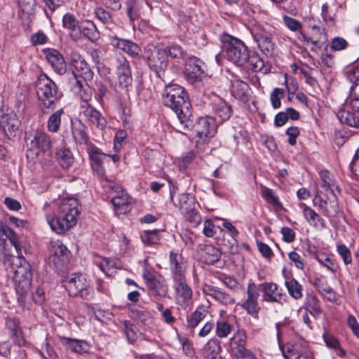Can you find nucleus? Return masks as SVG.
<instances>
[{
    "label": "nucleus",
    "mask_w": 359,
    "mask_h": 359,
    "mask_svg": "<svg viewBox=\"0 0 359 359\" xmlns=\"http://www.w3.org/2000/svg\"><path fill=\"white\" fill-rule=\"evenodd\" d=\"M8 276L12 280V285L18 302L24 303L32 285V273L29 263L22 256L3 261Z\"/></svg>",
    "instance_id": "2"
},
{
    "label": "nucleus",
    "mask_w": 359,
    "mask_h": 359,
    "mask_svg": "<svg viewBox=\"0 0 359 359\" xmlns=\"http://www.w3.org/2000/svg\"><path fill=\"white\" fill-rule=\"evenodd\" d=\"M316 259L320 265L327 268L329 271L334 273L338 269V264L337 261L326 255H318Z\"/></svg>",
    "instance_id": "52"
},
{
    "label": "nucleus",
    "mask_w": 359,
    "mask_h": 359,
    "mask_svg": "<svg viewBox=\"0 0 359 359\" xmlns=\"http://www.w3.org/2000/svg\"><path fill=\"white\" fill-rule=\"evenodd\" d=\"M62 23L63 27L70 31H75L79 27V22L75 16L69 13H67L63 16Z\"/></svg>",
    "instance_id": "58"
},
{
    "label": "nucleus",
    "mask_w": 359,
    "mask_h": 359,
    "mask_svg": "<svg viewBox=\"0 0 359 359\" xmlns=\"http://www.w3.org/2000/svg\"><path fill=\"white\" fill-rule=\"evenodd\" d=\"M144 56L149 68L158 76H161L168 65L167 50L153 44H148L145 48Z\"/></svg>",
    "instance_id": "10"
},
{
    "label": "nucleus",
    "mask_w": 359,
    "mask_h": 359,
    "mask_svg": "<svg viewBox=\"0 0 359 359\" xmlns=\"http://www.w3.org/2000/svg\"><path fill=\"white\" fill-rule=\"evenodd\" d=\"M250 32L253 39H256L261 37H265V36H273L276 33V29L266 23H255L250 28Z\"/></svg>",
    "instance_id": "32"
},
{
    "label": "nucleus",
    "mask_w": 359,
    "mask_h": 359,
    "mask_svg": "<svg viewBox=\"0 0 359 359\" xmlns=\"http://www.w3.org/2000/svg\"><path fill=\"white\" fill-rule=\"evenodd\" d=\"M320 177V188L317 193L324 194L325 196H337L340 193L339 186L337 184L330 172L327 170H322L319 173Z\"/></svg>",
    "instance_id": "20"
},
{
    "label": "nucleus",
    "mask_w": 359,
    "mask_h": 359,
    "mask_svg": "<svg viewBox=\"0 0 359 359\" xmlns=\"http://www.w3.org/2000/svg\"><path fill=\"white\" fill-rule=\"evenodd\" d=\"M348 42L342 37L337 36L332 39L330 47L334 51H340L346 48Z\"/></svg>",
    "instance_id": "64"
},
{
    "label": "nucleus",
    "mask_w": 359,
    "mask_h": 359,
    "mask_svg": "<svg viewBox=\"0 0 359 359\" xmlns=\"http://www.w3.org/2000/svg\"><path fill=\"white\" fill-rule=\"evenodd\" d=\"M353 97L344 103L343 108L337 113L341 123L351 127H359V82L351 87Z\"/></svg>",
    "instance_id": "6"
},
{
    "label": "nucleus",
    "mask_w": 359,
    "mask_h": 359,
    "mask_svg": "<svg viewBox=\"0 0 359 359\" xmlns=\"http://www.w3.org/2000/svg\"><path fill=\"white\" fill-rule=\"evenodd\" d=\"M231 93L238 100L246 102L249 100V86L240 79H233L231 81Z\"/></svg>",
    "instance_id": "28"
},
{
    "label": "nucleus",
    "mask_w": 359,
    "mask_h": 359,
    "mask_svg": "<svg viewBox=\"0 0 359 359\" xmlns=\"http://www.w3.org/2000/svg\"><path fill=\"white\" fill-rule=\"evenodd\" d=\"M259 292L255 283H250L247 288V299L241 304L247 313L257 317L260 309L258 303Z\"/></svg>",
    "instance_id": "15"
},
{
    "label": "nucleus",
    "mask_w": 359,
    "mask_h": 359,
    "mask_svg": "<svg viewBox=\"0 0 359 359\" xmlns=\"http://www.w3.org/2000/svg\"><path fill=\"white\" fill-rule=\"evenodd\" d=\"M283 25L290 31L294 32H299L301 36V32H302V24L299 20L291 18L288 15L283 16Z\"/></svg>",
    "instance_id": "51"
},
{
    "label": "nucleus",
    "mask_w": 359,
    "mask_h": 359,
    "mask_svg": "<svg viewBox=\"0 0 359 359\" xmlns=\"http://www.w3.org/2000/svg\"><path fill=\"white\" fill-rule=\"evenodd\" d=\"M64 285L69 295L78 297L84 299H91L93 297V289L86 276L81 273H74L64 280Z\"/></svg>",
    "instance_id": "8"
},
{
    "label": "nucleus",
    "mask_w": 359,
    "mask_h": 359,
    "mask_svg": "<svg viewBox=\"0 0 359 359\" xmlns=\"http://www.w3.org/2000/svg\"><path fill=\"white\" fill-rule=\"evenodd\" d=\"M285 90L283 88H276L270 95V101L273 108L278 109L281 106V98L283 97Z\"/></svg>",
    "instance_id": "56"
},
{
    "label": "nucleus",
    "mask_w": 359,
    "mask_h": 359,
    "mask_svg": "<svg viewBox=\"0 0 359 359\" xmlns=\"http://www.w3.org/2000/svg\"><path fill=\"white\" fill-rule=\"evenodd\" d=\"M176 299L182 305L189 301L193 296L191 287L187 284L185 276L173 279Z\"/></svg>",
    "instance_id": "19"
},
{
    "label": "nucleus",
    "mask_w": 359,
    "mask_h": 359,
    "mask_svg": "<svg viewBox=\"0 0 359 359\" xmlns=\"http://www.w3.org/2000/svg\"><path fill=\"white\" fill-rule=\"evenodd\" d=\"M48 262L55 268H60L68 262L70 252L60 241L50 242Z\"/></svg>",
    "instance_id": "12"
},
{
    "label": "nucleus",
    "mask_w": 359,
    "mask_h": 359,
    "mask_svg": "<svg viewBox=\"0 0 359 359\" xmlns=\"http://www.w3.org/2000/svg\"><path fill=\"white\" fill-rule=\"evenodd\" d=\"M112 189L117 194L112 197L111 203L117 215L126 214L130 210L128 194L119 186L114 185Z\"/></svg>",
    "instance_id": "17"
},
{
    "label": "nucleus",
    "mask_w": 359,
    "mask_h": 359,
    "mask_svg": "<svg viewBox=\"0 0 359 359\" xmlns=\"http://www.w3.org/2000/svg\"><path fill=\"white\" fill-rule=\"evenodd\" d=\"M204 62L196 57H190L185 64V75L191 83L201 81L203 74V66Z\"/></svg>",
    "instance_id": "16"
},
{
    "label": "nucleus",
    "mask_w": 359,
    "mask_h": 359,
    "mask_svg": "<svg viewBox=\"0 0 359 359\" xmlns=\"http://www.w3.org/2000/svg\"><path fill=\"white\" fill-rule=\"evenodd\" d=\"M22 256L18 235L4 222H0V259L3 261Z\"/></svg>",
    "instance_id": "5"
},
{
    "label": "nucleus",
    "mask_w": 359,
    "mask_h": 359,
    "mask_svg": "<svg viewBox=\"0 0 359 359\" xmlns=\"http://www.w3.org/2000/svg\"><path fill=\"white\" fill-rule=\"evenodd\" d=\"M60 341L73 352L77 353H86L88 350V344L82 340L74 339L65 337H60Z\"/></svg>",
    "instance_id": "33"
},
{
    "label": "nucleus",
    "mask_w": 359,
    "mask_h": 359,
    "mask_svg": "<svg viewBox=\"0 0 359 359\" xmlns=\"http://www.w3.org/2000/svg\"><path fill=\"white\" fill-rule=\"evenodd\" d=\"M223 55L235 65L242 66L248 59V50L243 41L231 37L224 42Z\"/></svg>",
    "instance_id": "9"
},
{
    "label": "nucleus",
    "mask_w": 359,
    "mask_h": 359,
    "mask_svg": "<svg viewBox=\"0 0 359 359\" xmlns=\"http://www.w3.org/2000/svg\"><path fill=\"white\" fill-rule=\"evenodd\" d=\"M273 36H265V37H261L254 40L262 52L265 54H271L274 48V43L272 41Z\"/></svg>",
    "instance_id": "49"
},
{
    "label": "nucleus",
    "mask_w": 359,
    "mask_h": 359,
    "mask_svg": "<svg viewBox=\"0 0 359 359\" xmlns=\"http://www.w3.org/2000/svg\"><path fill=\"white\" fill-rule=\"evenodd\" d=\"M107 158L104 154H98L91 156V167L100 176L104 175V170L102 167V162Z\"/></svg>",
    "instance_id": "50"
},
{
    "label": "nucleus",
    "mask_w": 359,
    "mask_h": 359,
    "mask_svg": "<svg viewBox=\"0 0 359 359\" xmlns=\"http://www.w3.org/2000/svg\"><path fill=\"white\" fill-rule=\"evenodd\" d=\"M221 255V251L212 245H205L201 249V259L209 265L218 262Z\"/></svg>",
    "instance_id": "31"
},
{
    "label": "nucleus",
    "mask_w": 359,
    "mask_h": 359,
    "mask_svg": "<svg viewBox=\"0 0 359 359\" xmlns=\"http://www.w3.org/2000/svg\"><path fill=\"white\" fill-rule=\"evenodd\" d=\"M19 126L20 121L15 114L0 111V127L6 136H12Z\"/></svg>",
    "instance_id": "21"
},
{
    "label": "nucleus",
    "mask_w": 359,
    "mask_h": 359,
    "mask_svg": "<svg viewBox=\"0 0 359 359\" xmlns=\"http://www.w3.org/2000/svg\"><path fill=\"white\" fill-rule=\"evenodd\" d=\"M191 126L188 131L193 130L196 133V135L201 138L212 137L217 131L218 123L217 120L212 116L200 117L194 125H193L191 120Z\"/></svg>",
    "instance_id": "13"
},
{
    "label": "nucleus",
    "mask_w": 359,
    "mask_h": 359,
    "mask_svg": "<svg viewBox=\"0 0 359 359\" xmlns=\"http://www.w3.org/2000/svg\"><path fill=\"white\" fill-rule=\"evenodd\" d=\"M95 14L97 19L104 24L109 25L112 22V18L110 13L102 8H97L95 10Z\"/></svg>",
    "instance_id": "62"
},
{
    "label": "nucleus",
    "mask_w": 359,
    "mask_h": 359,
    "mask_svg": "<svg viewBox=\"0 0 359 359\" xmlns=\"http://www.w3.org/2000/svg\"><path fill=\"white\" fill-rule=\"evenodd\" d=\"M72 132L76 142L79 143L87 142L88 137L86 132V126L81 121L72 125Z\"/></svg>",
    "instance_id": "41"
},
{
    "label": "nucleus",
    "mask_w": 359,
    "mask_h": 359,
    "mask_svg": "<svg viewBox=\"0 0 359 359\" xmlns=\"http://www.w3.org/2000/svg\"><path fill=\"white\" fill-rule=\"evenodd\" d=\"M169 267L173 279L185 276L186 263L180 253L174 251L170 252Z\"/></svg>",
    "instance_id": "24"
},
{
    "label": "nucleus",
    "mask_w": 359,
    "mask_h": 359,
    "mask_svg": "<svg viewBox=\"0 0 359 359\" xmlns=\"http://www.w3.org/2000/svg\"><path fill=\"white\" fill-rule=\"evenodd\" d=\"M63 113V109H60L50 116L47 121V128L50 132L57 133L59 130Z\"/></svg>",
    "instance_id": "42"
},
{
    "label": "nucleus",
    "mask_w": 359,
    "mask_h": 359,
    "mask_svg": "<svg viewBox=\"0 0 359 359\" xmlns=\"http://www.w3.org/2000/svg\"><path fill=\"white\" fill-rule=\"evenodd\" d=\"M346 79L353 83V85L359 82V58L346 71Z\"/></svg>",
    "instance_id": "54"
},
{
    "label": "nucleus",
    "mask_w": 359,
    "mask_h": 359,
    "mask_svg": "<svg viewBox=\"0 0 359 359\" xmlns=\"http://www.w3.org/2000/svg\"><path fill=\"white\" fill-rule=\"evenodd\" d=\"M306 309L314 317L320 316L322 309L318 299L313 295H308L305 302Z\"/></svg>",
    "instance_id": "43"
},
{
    "label": "nucleus",
    "mask_w": 359,
    "mask_h": 359,
    "mask_svg": "<svg viewBox=\"0 0 359 359\" xmlns=\"http://www.w3.org/2000/svg\"><path fill=\"white\" fill-rule=\"evenodd\" d=\"M170 195L172 204L182 214H188L194 209V198L190 194H180L175 197L174 189H170Z\"/></svg>",
    "instance_id": "18"
},
{
    "label": "nucleus",
    "mask_w": 359,
    "mask_h": 359,
    "mask_svg": "<svg viewBox=\"0 0 359 359\" xmlns=\"http://www.w3.org/2000/svg\"><path fill=\"white\" fill-rule=\"evenodd\" d=\"M116 75L131 74L129 62L121 54L116 56Z\"/></svg>",
    "instance_id": "47"
},
{
    "label": "nucleus",
    "mask_w": 359,
    "mask_h": 359,
    "mask_svg": "<svg viewBox=\"0 0 359 359\" xmlns=\"http://www.w3.org/2000/svg\"><path fill=\"white\" fill-rule=\"evenodd\" d=\"M285 287L290 295L294 299H299L303 297V287L299 282L293 278H287L285 282Z\"/></svg>",
    "instance_id": "37"
},
{
    "label": "nucleus",
    "mask_w": 359,
    "mask_h": 359,
    "mask_svg": "<svg viewBox=\"0 0 359 359\" xmlns=\"http://www.w3.org/2000/svg\"><path fill=\"white\" fill-rule=\"evenodd\" d=\"M163 50H166L168 55L174 59L183 58L185 55L182 47L177 44H172Z\"/></svg>",
    "instance_id": "60"
},
{
    "label": "nucleus",
    "mask_w": 359,
    "mask_h": 359,
    "mask_svg": "<svg viewBox=\"0 0 359 359\" xmlns=\"http://www.w3.org/2000/svg\"><path fill=\"white\" fill-rule=\"evenodd\" d=\"M25 139L27 150L36 156L49 152L52 149L53 139L41 129L26 132Z\"/></svg>",
    "instance_id": "7"
},
{
    "label": "nucleus",
    "mask_w": 359,
    "mask_h": 359,
    "mask_svg": "<svg viewBox=\"0 0 359 359\" xmlns=\"http://www.w3.org/2000/svg\"><path fill=\"white\" fill-rule=\"evenodd\" d=\"M246 334L243 330H238L231 338L234 351L238 349L245 348Z\"/></svg>",
    "instance_id": "55"
},
{
    "label": "nucleus",
    "mask_w": 359,
    "mask_h": 359,
    "mask_svg": "<svg viewBox=\"0 0 359 359\" xmlns=\"http://www.w3.org/2000/svg\"><path fill=\"white\" fill-rule=\"evenodd\" d=\"M304 217L308 223L314 227L322 229L326 227L325 219L311 208L304 215Z\"/></svg>",
    "instance_id": "39"
},
{
    "label": "nucleus",
    "mask_w": 359,
    "mask_h": 359,
    "mask_svg": "<svg viewBox=\"0 0 359 359\" xmlns=\"http://www.w3.org/2000/svg\"><path fill=\"white\" fill-rule=\"evenodd\" d=\"M80 114L83 115L92 126H95L99 130H103L106 128L107 125L106 118L90 104H81Z\"/></svg>",
    "instance_id": "14"
},
{
    "label": "nucleus",
    "mask_w": 359,
    "mask_h": 359,
    "mask_svg": "<svg viewBox=\"0 0 359 359\" xmlns=\"http://www.w3.org/2000/svg\"><path fill=\"white\" fill-rule=\"evenodd\" d=\"M262 196L266 200V201L274 208L278 209H282L283 205L280 202L278 197L274 194L272 189L263 187L261 191Z\"/></svg>",
    "instance_id": "44"
},
{
    "label": "nucleus",
    "mask_w": 359,
    "mask_h": 359,
    "mask_svg": "<svg viewBox=\"0 0 359 359\" xmlns=\"http://www.w3.org/2000/svg\"><path fill=\"white\" fill-rule=\"evenodd\" d=\"M283 354L285 359H313L310 353H301L297 345L289 348L287 352H284Z\"/></svg>",
    "instance_id": "48"
},
{
    "label": "nucleus",
    "mask_w": 359,
    "mask_h": 359,
    "mask_svg": "<svg viewBox=\"0 0 359 359\" xmlns=\"http://www.w3.org/2000/svg\"><path fill=\"white\" fill-rule=\"evenodd\" d=\"M325 196V198H323L320 194L316 193L313 199V204L318 208V210L320 211L323 215L332 220L337 217L339 212L337 196Z\"/></svg>",
    "instance_id": "11"
},
{
    "label": "nucleus",
    "mask_w": 359,
    "mask_h": 359,
    "mask_svg": "<svg viewBox=\"0 0 359 359\" xmlns=\"http://www.w3.org/2000/svg\"><path fill=\"white\" fill-rule=\"evenodd\" d=\"M206 311L203 307H198L193 312L187 319L188 326L191 328L196 327L206 316Z\"/></svg>",
    "instance_id": "46"
},
{
    "label": "nucleus",
    "mask_w": 359,
    "mask_h": 359,
    "mask_svg": "<svg viewBox=\"0 0 359 359\" xmlns=\"http://www.w3.org/2000/svg\"><path fill=\"white\" fill-rule=\"evenodd\" d=\"M46 59L53 70L60 75L67 72V63L63 55L55 49H48L46 51Z\"/></svg>",
    "instance_id": "22"
},
{
    "label": "nucleus",
    "mask_w": 359,
    "mask_h": 359,
    "mask_svg": "<svg viewBox=\"0 0 359 359\" xmlns=\"http://www.w3.org/2000/svg\"><path fill=\"white\" fill-rule=\"evenodd\" d=\"M312 29L313 33L311 36L307 35L303 32H301V36H298V39L306 46L312 44L313 46L320 47V43L321 41L326 39V33L323 29L316 25L313 26Z\"/></svg>",
    "instance_id": "29"
},
{
    "label": "nucleus",
    "mask_w": 359,
    "mask_h": 359,
    "mask_svg": "<svg viewBox=\"0 0 359 359\" xmlns=\"http://www.w3.org/2000/svg\"><path fill=\"white\" fill-rule=\"evenodd\" d=\"M78 201L74 198L63 200L60 207L59 215L54 217L50 215L46 216V220L51 229L55 233L60 234L70 228L76 223L79 214Z\"/></svg>",
    "instance_id": "3"
},
{
    "label": "nucleus",
    "mask_w": 359,
    "mask_h": 359,
    "mask_svg": "<svg viewBox=\"0 0 359 359\" xmlns=\"http://www.w3.org/2000/svg\"><path fill=\"white\" fill-rule=\"evenodd\" d=\"M79 29L80 32L90 41H95L100 36L99 32L95 25L90 20L82 22L79 25Z\"/></svg>",
    "instance_id": "35"
},
{
    "label": "nucleus",
    "mask_w": 359,
    "mask_h": 359,
    "mask_svg": "<svg viewBox=\"0 0 359 359\" xmlns=\"http://www.w3.org/2000/svg\"><path fill=\"white\" fill-rule=\"evenodd\" d=\"M251 66V68L255 72H260L264 67V61L256 54L250 56L248 54V59L247 60Z\"/></svg>",
    "instance_id": "61"
},
{
    "label": "nucleus",
    "mask_w": 359,
    "mask_h": 359,
    "mask_svg": "<svg viewBox=\"0 0 359 359\" xmlns=\"http://www.w3.org/2000/svg\"><path fill=\"white\" fill-rule=\"evenodd\" d=\"M93 263L107 276H109L115 267L113 260L97 255L94 256Z\"/></svg>",
    "instance_id": "38"
},
{
    "label": "nucleus",
    "mask_w": 359,
    "mask_h": 359,
    "mask_svg": "<svg viewBox=\"0 0 359 359\" xmlns=\"http://www.w3.org/2000/svg\"><path fill=\"white\" fill-rule=\"evenodd\" d=\"M158 231H144L141 234V239L143 243L147 245L156 244L158 242Z\"/></svg>",
    "instance_id": "59"
},
{
    "label": "nucleus",
    "mask_w": 359,
    "mask_h": 359,
    "mask_svg": "<svg viewBox=\"0 0 359 359\" xmlns=\"http://www.w3.org/2000/svg\"><path fill=\"white\" fill-rule=\"evenodd\" d=\"M232 330V325L225 320H219L217 323L215 333L219 338L226 337Z\"/></svg>",
    "instance_id": "53"
},
{
    "label": "nucleus",
    "mask_w": 359,
    "mask_h": 359,
    "mask_svg": "<svg viewBox=\"0 0 359 359\" xmlns=\"http://www.w3.org/2000/svg\"><path fill=\"white\" fill-rule=\"evenodd\" d=\"M203 290L205 294L212 297L216 301L222 304L228 305L233 303V299L229 294L225 293L216 287L210 285H205Z\"/></svg>",
    "instance_id": "30"
},
{
    "label": "nucleus",
    "mask_w": 359,
    "mask_h": 359,
    "mask_svg": "<svg viewBox=\"0 0 359 359\" xmlns=\"http://www.w3.org/2000/svg\"><path fill=\"white\" fill-rule=\"evenodd\" d=\"M6 327L9 330L14 343L19 346L25 344L22 331L20 327V322L15 318L7 317L5 320Z\"/></svg>",
    "instance_id": "27"
},
{
    "label": "nucleus",
    "mask_w": 359,
    "mask_h": 359,
    "mask_svg": "<svg viewBox=\"0 0 359 359\" xmlns=\"http://www.w3.org/2000/svg\"><path fill=\"white\" fill-rule=\"evenodd\" d=\"M337 252L341 257L344 264L348 265L352 263L351 252L349 248L344 244L337 246Z\"/></svg>",
    "instance_id": "57"
},
{
    "label": "nucleus",
    "mask_w": 359,
    "mask_h": 359,
    "mask_svg": "<svg viewBox=\"0 0 359 359\" xmlns=\"http://www.w3.org/2000/svg\"><path fill=\"white\" fill-rule=\"evenodd\" d=\"M221 351L220 342L215 338L210 339L204 346L203 353L204 357L219 355Z\"/></svg>",
    "instance_id": "45"
},
{
    "label": "nucleus",
    "mask_w": 359,
    "mask_h": 359,
    "mask_svg": "<svg viewBox=\"0 0 359 359\" xmlns=\"http://www.w3.org/2000/svg\"><path fill=\"white\" fill-rule=\"evenodd\" d=\"M75 72L74 76H80L85 81L90 80L93 76V72L90 65L83 59L76 60L74 62Z\"/></svg>",
    "instance_id": "34"
},
{
    "label": "nucleus",
    "mask_w": 359,
    "mask_h": 359,
    "mask_svg": "<svg viewBox=\"0 0 359 359\" xmlns=\"http://www.w3.org/2000/svg\"><path fill=\"white\" fill-rule=\"evenodd\" d=\"M36 90L43 110L55 109L62 96L55 83L46 74L38 78Z\"/></svg>",
    "instance_id": "4"
},
{
    "label": "nucleus",
    "mask_w": 359,
    "mask_h": 359,
    "mask_svg": "<svg viewBox=\"0 0 359 359\" xmlns=\"http://www.w3.org/2000/svg\"><path fill=\"white\" fill-rule=\"evenodd\" d=\"M111 44L119 50H121L132 57L138 56L140 52V47L134 42L117 36L110 37Z\"/></svg>",
    "instance_id": "26"
},
{
    "label": "nucleus",
    "mask_w": 359,
    "mask_h": 359,
    "mask_svg": "<svg viewBox=\"0 0 359 359\" xmlns=\"http://www.w3.org/2000/svg\"><path fill=\"white\" fill-rule=\"evenodd\" d=\"M263 292L262 300L266 302H280L284 294L282 289L273 283H265L260 285Z\"/></svg>",
    "instance_id": "23"
},
{
    "label": "nucleus",
    "mask_w": 359,
    "mask_h": 359,
    "mask_svg": "<svg viewBox=\"0 0 359 359\" xmlns=\"http://www.w3.org/2000/svg\"><path fill=\"white\" fill-rule=\"evenodd\" d=\"M56 160L62 168H70L74 162V158L71 151L68 149H60L55 153Z\"/></svg>",
    "instance_id": "36"
},
{
    "label": "nucleus",
    "mask_w": 359,
    "mask_h": 359,
    "mask_svg": "<svg viewBox=\"0 0 359 359\" xmlns=\"http://www.w3.org/2000/svg\"><path fill=\"white\" fill-rule=\"evenodd\" d=\"M165 106L172 109L177 114L179 124L177 130L187 134L191 126V104L184 88L178 84L171 83L165 86L163 95Z\"/></svg>",
    "instance_id": "1"
},
{
    "label": "nucleus",
    "mask_w": 359,
    "mask_h": 359,
    "mask_svg": "<svg viewBox=\"0 0 359 359\" xmlns=\"http://www.w3.org/2000/svg\"><path fill=\"white\" fill-rule=\"evenodd\" d=\"M212 111L214 117L218 124L228 120L232 115L231 107L224 100L218 98L212 103Z\"/></svg>",
    "instance_id": "25"
},
{
    "label": "nucleus",
    "mask_w": 359,
    "mask_h": 359,
    "mask_svg": "<svg viewBox=\"0 0 359 359\" xmlns=\"http://www.w3.org/2000/svg\"><path fill=\"white\" fill-rule=\"evenodd\" d=\"M151 292L156 296L165 297L168 293V285L163 279H156L149 286Z\"/></svg>",
    "instance_id": "40"
},
{
    "label": "nucleus",
    "mask_w": 359,
    "mask_h": 359,
    "mask_svg": "<svg viewBox=\"0 0 359 359\" xmlns=\"http://www.w3.org/2000/svg\"><path fill=\"white\" fill-rule=\"evenodd\" d=\"M285 86L288 95H294L298 89V83L296 79L292 76L285 74Z\"/></svg>",
    "instance_id": "63"
}]
</instances>
